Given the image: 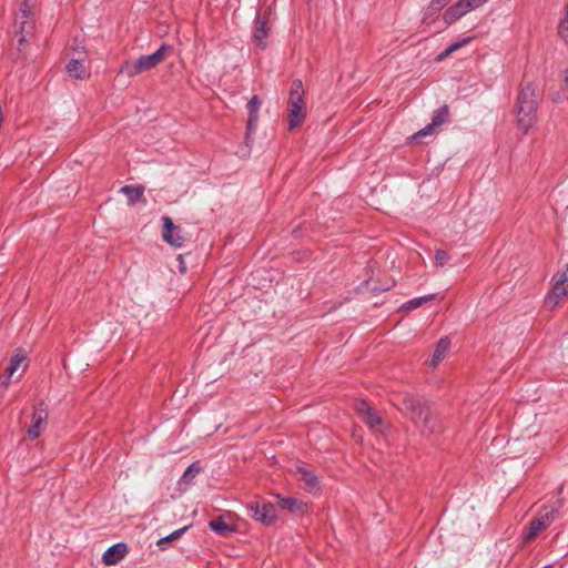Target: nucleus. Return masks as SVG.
<instances>
[{
	"instance_id": "5",
	"label": "nucleus",
	"mask_w": 568,
	"mask_h": 568,
	"mask_svg": "<svg viewBox=\"0 0 568 568\" xmlns=\"http://www.w3.org/2000/svg\"><path fill=\"white\" fill-rule=\"evenodd\" d=\"M405 415L415 423L423 414L432 409L430 403L419 395L406 394L403 397Z\"/></svg>"
},
{
	"instance_id": "35",
	"label": "nucleus",
	"mask_w": 568,
	"mask_h": 568,
	"mask_svg": "<svg viewBox=\"0 0 568 568\" xmlns=\"http://www.w3.org/2000/svg\"><path fill=\"white\" fill-rule=\"evenodd\" d=\"M558 280L565 281V283L568 284V265L566 266V270L559 274Z\"/></svg>"
},
{
	"instance_id": "4",
	"label": "nucleus",
	"mask_w": 568,
	"mask_h": 568,
	"mask_svg": "<svg viewBox=\"0 0 568 568\" xmlns=\"http://www.w3.org/2000/svg\"><path fill=\"white\" fill-rule=\"evenodd\" d=\"M559 508L560 500L557 501V506L551 505L541 507L537 515L530 520L528 529L524 535V539L529 541L547 529L559 517Z\"/></svg>"
},
{
	"instance_id": "3",
	"label": "nucleus",
	"mask_w": 568,
	"mask_h": 568,
	"mask_svg": "<svg viewBox=\"0 0 568 568\" xmlns=\"http://www.w3.org/2000/svg\"><path fill=\"white\" fill-rule=\"evenodd\" d=\"M305 108L303 82L296 79L292 82L287 101L290 130L303 124L306 114Z\"/></svg>"
},
{
	"instance_id": "28",
	"label": "nucleus",
	"mask_w": 568,
	"mask_h": 568,
	"mask_svg": "<svg viewBox=\"0 0 568 568\" xmlns=\"http://www.w3.org/2000/svg\"><path fill=\"white\" fill-rule=\"evenodd\" d=\"M558 32L565 43L568 45V2L565 6V16L559 22Z\"/></svg>"
},
{
	"instance_id": "25",
	"label": "nucleus",
	"mask_w": 568,
	"mask_h": 568,
	"mask_svg": "<svg viewBox=\"0 0 568 568\" xmlns=\"http://www.w3.org/2000/svg\"><path fill=\"white\" fill-rule=\"evenodd\" d=\"M435 296H436L435 294H429V295L415 297V298L409 300L405 304H403L402 307L406 311H412V310H415V308L422 306L426 302L433 301L435 298Z\"/></svg>"
},
{
	"instance_id": "33",
	"label": "nucleus",
	"mask_w": 568,
	"mask_h": 568,
	"mask_svg": "<svg viewBox=\"0 0 568 568\" xmlns=\"http://www.w3.org/2000/svg\"><path fill=\"white\" fill-rule=\"evenodd\" d=\"M456 7L459 9V11L465 16L471 10L477 9L475 4L471 2V0H459L456 3Z\"/></svg>"
},
{
	"instance_id": "18",
	"label": "nucleus",
	"mask_w": 568,
	"mask_h": 568,
	"mask_svg": "<svg viewBox=\"0 0 568 568\" xmlns=\"http://www.w3.org/2000/svg\"><path fill=\"white\" fill-rule=\"evenodd\" d=\"M449 346L450 341L448 339V337H442L435 347L433 356L429 361V366L436 367L444 359L446 353L449 349Z\"/></svg>"
},
{
	"instance_id": "13",
	"label": "nucleus",
	"mask_w": 568,
	"mask_h": 568,
	"mask_svg": "<svg viewBox=\"0 0 568 568\" xmlns=\"http://www.w3.org/2000/svg\"><path fill=\"white\" fill-rule=\"evenodd\" d=\"M568 295V284L565 281L556 280L550 292L545 297V306L554 310L560 301Z\"/></svg>"
},
{
	"instance_id": "37",
	"label": "nucleus",
	"mask_w": 568,
	"mask_h": 568,
	"mask_svg": "<svg viewBox=\"0 0 568 568\" xmlns=\"http://www.w3.org/2000/svg\"><path fill=\"white\" fill-rule=\"evenodd\" d=\"M544 568H549V567H544Z\"/></svg>"
},
{
	"instance_id": "23",
	"label": "nucleus",
	"mask_w": 568,
	"mask_h": 568,
	"mask_svg": "<svg viewBox=\"0 0 568 568\" xmlns=\"http://www.w3.org/2000/svg\"><path fill=\"white\" fill-rule=\"evenodd\" d=\"M278 504L283 509H286L291 513L302 511L305 506L302 500L292 497L280 498Z\"/></svg>"
},
{
	"instance_id": "24",
	"label": "nucleus",
	"mask_w": 568,
	"mask_h": 568,
	"mask_svg": "<svg viewBox=\"0 0 568 568\" xmlns=\"http://www.w3.org/2000/svg\"><path fill=\"white\" fill-rule=\"evenodd\" d=\"M471 40V38H464L459 41H456L454 43H452L450 45H448L443 52H440L437 57V60L438 61H442L444 60L445 58L449 57L453 52H455L456 50L460 49L462 47L466 45L467 43H469Z\"/></svg>"
},
{
	"instance_id": "2",
	"label": "nucleus",
	"mask_w": 568,
	"mask_h": 568,
	"mask_svg": "<svg viewBox=\"0 0 568 568\" xmlns=\"http://www.w3.org/2000/svg\"><path fill=\"white\" fill-rule=\"evenodd\" d=\"M171 50L172 47L170 44L163 43L152 54L141 55L135 60L125 61L120 68V73L132 78L142 72L152 70L166 59Z\"/></svg>"
},
{
	"instance_id": "19",
	"label": "nucleus",
	"mask_w": 568,
	"mask_h": 568,
	"mask_svg": "<svg viewBox=\"0 0 568 568\" xmlns=\"http://www.w3.org/2000/svg\"><path fill=\"white\" fill-rule=\"evenodd\" d=\"M120 192L128 196L129 204H134L143 199L144 187L141 185H124Z\"/></svg>"
},
{
	"instance_id": "34",
	"label": "nucleus",
	"mask_w": 568,
	"mask_h": 568,
	"mask_svg": "<svg viewBox=\"0 0 568 568\" xmlns=\"http://www.w3.org/2000/svg\"><path fill=\"white\" fill-rule=\"evenodd\" d=\"M448 261V254L444 250H437L435 253V263L437 266H444Z\"/></svg>"
},
{
	"instance_id": "31",
	"label": "nucleus",
	"mask_w": 568,
	"mask_h": 568,
	"mask_svg": "<svg viewBox=\"0 0 568 568\" xmlns=\"http://www.w3.org/2000/svg\"><path fill=\"white\" fill-rule=\"evenodd\" d=\"M201 468L196 466V464H191L182 476V480L185 483H191L192 479L199 474Z\"/></svg>"
},
{
	"instance_id": "8",
	"label": "nucleus",
	"mask_w": 568,
	"mask_h": 568,
	"mask_svg": "<svg viewBox=\"0 0 568 568\" xmlns=\"http://www.w3.org/2000/svg\"><path fill=\"white\" fill-rule=\"evenodd\" d=\"M48 424V409L44 403H39L34 406L31 424L27 429L28 438L33 440L40 437Z\"/></svg>"
},
{
	"instance_id": "20",
	"label": "nucleus",
	"mask_w": 568,
	"mask_h": 568,
	"mask_svg": "<svg viewBox=\"0 0 568 568\" xmlns=\"http://www.w3.org/2000/svg\"><path fill=\"white\" fill-rule=\"evenodd\" d=\"M448 3L446 0H432L429 6L427 7L425 11V16L423 19L424 23H429L428 19L433 18L430 21H435L437 18L438 12Z\"/></svg>"
},
{
	"instance_id": "15",
	"label": "nucleus",
	"mask_w": 568,
	"mask_h": 568,
	"mask_svg": "<svg viewBox=\"0 0 568 568\" xmlns=\"http://www.w3.org/2000/svg\"><path fill=\"white\" fill-rule=\"evenodd\" d=\"M261 100L257 95H253L251 100L247 102L246 108L248 112L247 119V133H252L255 131L257 121H258V111L261 108Z\"/></svg>"
},
{
	"instance_id": "36",
	"label": "nucleus",
	"mask_w": 568,
	"mask_h": 568,
	"mask_svg": "<svg viewBox=\"0 0 568 568\" xmlns=\"http://www.w3.org/2000/svg\"><path fill=\"white\" fill-rule=\"evenodd\" d=\"M488 0H471V2L475 4L476 8H479L484 3H486Z\"/></svg>"
},
{
	"instance_id": "30",
	"label": "nucleus",
	"mask_w": 568,
	"mask_h": 568,
	"mask_svg": "<svg viewBox=\"0 0 568 568\" xmlns=\"http://www.w3.org/2000/svg\"><path fill=\"white\" fill-rule=\"evenodd\" d=\"M17 17H19V18H32V4L30 3L29 0H23L21 2Z\"/></svg>"
},
{
	"instance_id": "32",
	"label": "nucleus",
	"mask_w": 568,
	"mask_h": 568,
	"mask_svg": "<svg viewBox=\"0 0 568 568\" xmlns=\"http://www.w3.org/2000/svg\"><path fill=\"white\" fill-rule=\"evenodd\" d=\"M355 409L362 418L365 417L367 414H369V412L373 410V408L369 406V404L366 400L356 402Z\"/></svg>"
},
{
	"instance_id": "27",
	"label": "nucleus",
	"mask_w": 568,
	"mask_h": 568,
	"mask_svg": "<svg viewBox=\"0 0 568 568\" xmlns=\"http://www.w3.org/2000/svg\"><path fill=\"white\" fill-rule=\"evenodd\" d=\"M462 17H464L463 13L459 11L456 4H454L444 12L443 20L446 26H450Z\"/></svg>"
},
{
	"instance_id": "12",
	"label": "nucleus",
	"mask_w": 568,
	"mask_h": 568,
	"mask_svg": "<svg viewBox=\"0 0 568 568\" xmlns=\"http://www.w3.org/2000/svg\"><path fill=\"white\" fill-rule=\"evenodd\" d=\"M419 433L429 436L440 430V422L433 409L423 414L415 423H413Z\"/></svg>"
},
{
	"instance_id": "11",
	"label": "nucleus",
	"mask_w": 568,
	"mask_h": 568,
	"mask_svg": "<svg viewBox=\"0 0 568 568\" xmlns=\"http://www.w3.org/2000/svg\"><path fill=\"white\" fill-rule=\"evenodd\" d=\"M449 111L447 105H443L434 111L432 121L424 129L419 130L414 134V139H420L427 135H432L436 130L448 120Z\"/></svg>"
},
{
	"instance_id": "14",
	"label": "nucleus",
	"mask_w": 568,
	"mask_h": 568,
	"mask_svg": "<svg viewBox=\"0 0 568 568\" xmlns=\"http://www.w3.org/2000/svg\"><path fill=\"white\" fill-rule=\"evenodd\" d=\"M129 547L124 542H118L111 547H109L103 556L102 561L106 566H113L120 562L128 554Z\"/></svg>"
},
{
	"instance_id": "29",
	"label": "nucleus",
	"mask_w": 568,
	"mask_h": 568,
	"mask_svg": "<svg viewBox=\"0 0 568 568\" xmlns=\"http://www.w3.org/2000/svg\"><path fill=\"white\" fill-rule=\"evenodd\" d=\"M362 419L372 429H377L382 424V418L378 416V414L374 409L372 412H369V414H367Z\"/></svg>"
},
{
	"instance_id": "10",
	"label": "nucleus",
	"mask_w": 568,
	"mask_h": 568,
	"mask_svg": "<svg viewBox=\"0 0 568 568\" xmlns=\"http://www.w3.org/2000/svg\"><path fill=\"white\" fill-rule=\"evenodd\" d=\"M163 221V231L162 236L163 240L175 247H182L184 245V237L182 235V230L179 225H175L171 217L164 216Z\"/></svg>"
},
{
	"instance_id": "17",
	"label": "nucleus",
	"mask_w": 568,
	"mask_h": 568,
	"mask_svg": "<svg viewBox=\"0 0 568 568\" xmlns=\"http://www.w3.org/2000/svg\"><path fill=\"white\" fill-rule=\"evenodd\" d=\"M67 72L70 77L78 80H83L89 77L84 62L80 58L71 59L69 61V63L67 64Z\"/></svg>"
},
{
	"instance_id": "21",
	"label": "nucleus",
	"mask_w": 568,
	"mask_h": 568,
	"mask_svg": "<svg viewBox=\"0 0 568 568\" xmlns=\"http://www.w3.org/2000/svg\"><path fill=\"white\" fill-rule=\"evenodd\" d=\"M209 527L217 535L225 537L234 531V529L227 525L222 516L209 523Z\"/></svg>"
},
{
	"instance_id": "9",
	"label": "nucleus",
	"mask_w": 568,
	"mask_h": 568,
	"mask_svg": "<svg viewBox=\"0 0 568 568\" xmlns=\"http://www.w3.org/2000/svg\"><path fill=\"white\" fill-rule=\"evenodd\" d=\"M251 516L264 525H272L276 519V508L270 503H254L247 506Z\"/></svg>"
},
{
	"instance_id": "7",
	"label": "nucleus",
	"mask_w": 568,
	"mask_h": 568,
	"mask_svg": "<svg viewBox=\"0 0 568 568\" xmlns=\"http://www.w3.org/2000/svg\"><path fill=\"white\" fill-rule=\"evenodd\" d=\"M34 22L32 18H19L16 19V37L18 41V48L16 59H20L24 52V48L28 44L30 38L33 36Z\"/></svg>"
},
{
	"instance_id": "1",
	"label": "nucleus",
	"mask_w": 568,
	"mask_h": 568,
	"mask_svg": "<svg viewBox=\"0 0 568 568\" xmlns=\"http://www.w3.org/2000/svg\"><path fill=\"white\" fill-rule=\"evenodd\" d=\"M541 94L537 85L531 82L523 84L516 103L518 126L527 132L537 121V109Z\"/></svg>"
},
{
	"instance_id": "26",
	"label": "nucleus",
	"mask_w": 568,
	"mask_h": 568,
	"mask_svg": "<svg viewBox=\"0 0 568 568\" xmlns=\"http://www.w3.org/2000/svg\"><path fill=\"white\" fill-rule=\"evenodd\" d=\"M187 529V527L180 528L172 534L161 538L158 540L156 545L160 548V550H165L168 548L169 542L179 539Z\"/></svg>"
},
{
	"instance_id": "6",
	"label": "nucleus",
	"mask_w": 568,
	"mask_h": 568,
	"mask_svg": "<svg viewBox=\"0 0 568 568\" xmlns=\"http://www.w3.org/2000/svg\"><path fill=\"white\" fill-rule=\"evenodd\" d=\"M271 14L272 10L270 7H267L264 10L258 11L254 20L253 40L261 49H265L267 45L265 39L270 33Z\"/></svg>"
},
{
	"instance_id": "22",
	"label": "nucleus",
	"mask_w": 568,
	"mask_h": 568,
	"mask_svg": "<svg viewBox=\"0 0 568 568\" xmlns=\"http://www.w3.org/2000/svg\"><path fill=\"white\" fill-rule=\"evenodd\" d=\"M26 359V356L21 353H17L14 355L11 356L10 358V363H9V366L7 368V372H8V376L7 378L2 382L3 386L7 387L10 383V377L18 371V368L20 367V365L24 362Z\"/></svg>"
},
{
	"instance_id": "16",
	"label": "nucleus",
	"mask_w": 568,
	"mask_h": 568,
	"mask_svg": "<svg viewBox=\"0 0 568 568\" xmlns=\"http://www.w3.org/2000/svg\"><path fill=\"white\" fill-rule=\"evenodd\" d=\"M300 480L303 481L305 489L310 493H317L320 490V483L317 476L310 469L304 467L298 468Z\"/></svg>"
}]
</instances>
